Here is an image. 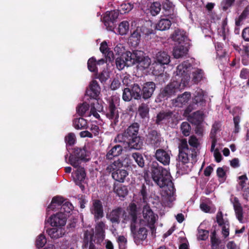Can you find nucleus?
Returning <instances> with one entry per match:
<instances>
[{
  "label": "nucleus",
  "mask_w": 249,
  "mask_h": 249,
  "mask_svg": "<svg viewBox=\"0 0 249 249\" xmlns=\"http://www.w3.org/2000/svg\"><path fill=\"white\" fill-rule=\"evenodd\" d=\"M172 112L171 111H161L157 114L155 123L160 124L168 122L172 117Z\"/></svg>",
  "instance_id": "obj_20"
},
{
  "label": "nucleus",
  "mask_w": 249,
  "mask_h": 249,
  "mask_svg": "<svg viewBox=\"0 0 249 249\" xmlns=\"http://www.w3.org/2000/svg\"><path fill=\"white\" fill-rule=\"evenodd\" d=\"M203 120V115L201 112H195L190 118V122L194 124H200Z\"/></svg>",
  "instance_id": "obj_39"
},
{
  "label": "nucleus",
  "mask_w": 249,
  "mask_h": 249,
  "mask_svg": "<svg viewBox=\"0 0 249 249\" xmlns=\"http://www.w3.org/2000/svg\"><path fill=\"white\" fill-rule=\"evenodd\" d=\"M138 112L142 118H145L148 114L149 108L145 104H142L139 107Z\"/></svg>",
  "instance_id": "obj_54"
},
{
  "label": "nucleus",
  "mask_w": 249,
  "mask_h": 249,
  "mask_svg": "<svg viewBox=\"0 0 249 249\" xmlns=\"http://www.w3.org/2000/svg\"><path fill=\"white\" fill-rule=\"evenodd\" d=\"M106 116L111 123V124L116 125L119 122V113L118 108L115 106L112 100L109 102V104L106 112Z\"/></svg>",
  "instance_id": "obj_7"
},
{
  "label": "nucleus",
  "mask_w": 249,
  "mask_h": 249,
  "mask_svg": "<svg viewBox=\"0 0 249 249\" xmlns=\"http://www.w3.org/2000/svg\"><path fill=\"white\" fill-rule=\"evenodd\" d=\"M90 211L91 213L94 215L95 221L103 217L104 210L102 202L98 199L92 200Z\"/></svg>",
  "instance_id": "obj_9"
},
{
  "label": "nucleus",
  "mask_w": 249,
  "mask_h": 249,
  "mask_svg": "<svg viewBox=\"0 0 249 249\" xmlns=\"http://www.w3.org/2000/svg\"><path fill=\"white\" fill-rule=\"evenodd\" d=\"M48 235L53 239L62 237L64 234V230L62 228H52L47 230Z\"/></svg>",
  "instance_id": "obj_34"
},
{
  "label": "nucleus",
  "mask_w": 249,
  "mask_h": 249,
  "mask_svg": "<svg viewBox=\"0 0 249 249\" xmlns=\"http://www.w3.org/2000/svg\"><path fill=\"white\" fill-rule=\"evenodd\" d=\"M139 130V124L134 123L130 125L125 131V134L130 138L136 137Z\"/></svg>",
  "instance_id": "obj_36"
},
{
  "label": "nucleus",
  "mask_w": 249,
  "mask_h": 249,
  "mask_svg": "<svg viewBox=\"0 0 249 249\" xmlns=\"http://www.w3.org/2000/svg\"><path fill=\"white\" fill-rule=\"evenodd\" d=\"M191 95L187 92L178 96V97L173 100V104L176 107H182L185 105L190 99Z\"/></svg>",
  "instance_id": "obj_22"
},
{
  "label": "nucleus",
  "mask_w": 249,
  "mask_h": 249,
  "mask_svg": "<svg viewBox=\"0 0 249 249\" xmlns=\"http://www.w3.org/2000/svg\"><path fill=\"white\" fill-rule=\"evenodd\" d=\"M95 229V235H93V239L95 240L96 245L98 246V244L105 238V230L106 229V224L102 221H98L96 224ZM86 232V231H85L84 233ZM89 232H91L93 233L92 231H89ZM93 235H94V234H93Z\"/></svg>",
  "instance_id": "obj_8"
},
{
  "label": "nucleus",
  "mask_w": 249,
  "mask_h": 249,
  "mask_svg": "<svg viewBox=\"0 0 249 249\" xmlns=\"http://www.w3.org/2000/svg\"><path fill=\"white\" fill-rule=\"evenodd\" d=\"M100 92V88L95 80L92 81L90 84L89 89L87 92V94L89 95L93 98H96Z\"/></svg>",
  "instance_id": "obj_25"
},
{
  "label": "nucleus",
  "mask_w": 249,
  "mask_h": 249,
  "mask_svg": "<svg viewBox=\"0 0 249 249\" xmlns=\"http://www.w3.org/2000/svg\"><path fill=\"white\" fill-rule=\"evenodd\" d=\"M147 142L151 145L158 147L162 141L160 134L156 130H151L147 136Z\"/></svg>",
  "instance_id": "obj_13"
},
{
  "label": "nucleus",
  "mask_w": 249,
  "mask_h": 249,
  "mask_svg": "<svg viewBox=\"0 0 249 249\" xmlns=\"http://www.w3.org/2000/svg\"><path fill=\"white\" fill-rule=\"evenodd\" d=\"M192 80L195 83L199 82L204 77L203 71L199 69H195L192 72Z\"/></svg>",
  "instance_id": "obj_40"
},
{
  "label": "nucleus",
  "mask_w": 249,
  "mask_h": 249,
  "mask_svg": "<svg viewBox=\"0 0 249 249\" xmlns=\"http://www.w3.org/2000/svg\"><path fill=\"white\" fill-rule=\"evenodd\" d=\"M187 47L182 45L175 47L173 51V55L175 58H182L186 56L188 53Z\"/></svg>",
  "instance_id": "obj_26"
},
{
  "label": "nucleus",
  "mask_w": 249,
  "mask_h": 249,
  "mask_svg": "<svg viewBox=\"0 0 249 249\" xmlns=\"http://www.w3.org/2000/svg\"><path fill=\"white\" fill-rule=\"evenodd\" d=\"M132 157L140 167H143L144 166V160L141 154L138 152L133 153L132 154Z\"/></svg>",
  "instance_id": "obj_48"
},
{
  "label": "nucleus",
  "mask_w": 249,
  "mask_h": 249,
  "mask_svg": "<svg viewBox=\"0 0 249 249\" xmlns=\"http://www.w3.org/2000/svg\"><path fill=\"white\" fill-rule=\"evenodd\" d=\"M133 53L130 52H125L122 54L121 56L124 60L125 63H126V66L129 67L134 65V60L132 58Z\"/></svg>",
  "instance_id": "obj_45"
},
{
  "label": "nucleus",
  "mask_w": 249,
  "mask_h": 249,
  "mask_svg": "<svg viewBox=\"0 0 249 249\" xmlns=\"http://www.w3.org/2000/svg\"><path fill=\"white\" fill-rule=\"evenodd\" d=\"M143 145V142L141 137L139 136H136L132 138V139L129 140V147L128 149H134L136 150H140L142 148Z\"/></svg>",
  "instance_id": "obj_28"
},
{
  "label": "nucleus",
  "mask_w": 249,
  "mask_h": 249,
  "mask_svg": "<svg viewBox=\"0 0 249 249\" xmlns=\"http://www.w3.org/2000/svg\"><path fill=\"white\" fill-rule=\"evenodd\" d=\"M171 38L173 41L181 43L184 41L186 36L183 31L180 29H176L171 35Z\"/></svg>",
  "instance_id": "obj_35"
},
{
  "label": "nucleus",
  "mask_w": 249,
  "mask_h": 249,
  "mask_svg": "<svg viewBox=\"0 0 249 249\" xmlns=\"http://www.w3.org/2000/svg\"><path fill=\"white\" fill-rule=\"evenodd\" d=\"M171 25V21L169 19L162 18L156 24V28L160 31H165L169 29Z\"/></svg>",
  "instance_id": "obj_37"
},
{
  "label": "nucleus",
  "mask_w": 249,
  "mask_h": 249,
  "mask_svg": "<svg viewBox=\"0 0 249 249\" xmlns=\"http://www.w3.org/2000/svg\"><path fill=\"white\" fill-rule=\"evenodd\" d=\"M122 215L123 222L130 223L131 231L134 232L135 230L137 223V206L133 203L129 206L128 214H127L124 210L121 208L118 207L113 209L109 213L106 214V218L112 224H119L120 222V217Z\"/></svg>",
  "instance_id": "obj_2"
},
{
  "label": "nucleus",
  "mask_w": 249,
  "mask_h": 249,
  "mask_svg": "<svg viewBox=\"0 0 249 249\" xmlns=\"http://www.w3.org/2000/svg\"><path fill=\"white\" fill-rule=\"evenodd\" d=\"M163 9L165 11L164 16L172 20L176 17V13L174 11V7L171 2L168 0L163 4Z\"/></svg>",
  "instance_id": "obj_18"
},
{
  "label": "nucleus",
  "mask_w": 249,
  "mask_h": 249,
  "mask_svg": "<svg viewBox=\"0 0 249 249\" xmlns=\"http://www.w3.org/2000/svg\"><path fill=\"white\" fill-rule=\"evenodd\" d=\"M188 142L191 146L194 148H197L199 145L198 139L195 136H191L189 139Z\"/></svg>",
  "instance_id": "obj_64"
},
{
  "label": "nucleus",
  "mask_w": 249,
  "mask_h": 249,
  "mask_svg": "<svg viewBox=\"0 0 249 249\" xmlns=\"http://www.w3.org/2000/svg\"><path fill=\"white\" fill-rule=\"evenodd\" d=\"M123 167L121 160L119 159L116 161H114L112 164H110L107 168V169L109 170L112 173L115 171L118 170H121V168Z\"/></svg>",
  "instance_id": "obj_50"
},
{
  "label": "nucleus",
  "mask_w": 249,
  "mask_h": 249,
  "mask_svg": "<svg viewBox=\"0 0 249 249\" xmlns=\"http://www.w3.org/2000/svg\"><path fill=\"white\" fill-rule=\"evenodd\" d=\"M129 24L127 21H123L120 23L118 28V31L120 35H124L127 34L129 31Z\"/></svg>",
  "instance_id": "obj_43"
},
{
  "label": "nucleus",
  "mask_w": 249,
  "mask_h": 249,
  "mask_svg": "<svg viewBox=\"0 0 249 249\" xmlns=\"http://www.w3.org/2000/svg\"><path fill=\"white\" fill-rule=\"evenodd\" d=\"M184 87H182V82L173 81L168 84L160 92V96L168 98L180 91Z\"/></svg>",
  "instance_id": "obj_5"
},
{
  "label": "nucleus",
  "mask_w": 249,
  "mask_h": 249,
  "mask_svg": "<svg viewBox=\"0 0 249 249\" xmlns=\"http://www.w3.org/2000/svg\"><path fill=\"white\" fill-rule=\"evenodd\" d=\"M114 191L119 196L122 197H124L128 193V190L126 186L122 185L115 186Z\"/></svg>",
  "instance_id": "obj_44"
},
{
  "label": "nucleus",
  "mask_w": 249,
  "mask_h": 249,
  "mask_svg": "<svg viewBox=\"0 0 249 249\" xmlns=\"http://www.w3.org/2000/svg\"><path fill=\"white\" fill-rule=\"evenodd\" d=\"M189 152H179L178 154V163L177 164L178 167L181 170H185V167L183 166L186 163H188L189 160Z\"/></svg>",
  "instance_id": "obj_27"
},
{
  "label": "nucleus",
  "mask_w": 249,
  "mask_h": 249,
  "mask_svg": "<svg viewBox=\"0 0 249 249\" xmlns=\"http://www.w3.org/2000/svg\"><path fill=\"white\" fill-rule=\"evenodd\" d=\"M216 221L218 225L222 227V233L224 237H227L229 235V223L223 218L222 212H218L216 214Z\"/></svg>",
  "instance_id": "obj_12"
},
{
  "label": "nucleus",
  "mask_w": 249,
  "mask_h": 249,
  "mask_svg": "<svg viewBox=\"0 0 249 249\" xmlns=\"http://www.w3.org/2000/svg\"><path fill=\"white\" fill-rule=\"evenodd\" d=\"M141 32V27L137 26L136 29L131 34L129 41L132 46H137L139 44L141 37L142 36Z\"/></svg>",
  "instance_id": "obj_24"
},
{
  "label": "nucleus",
  "mask_w": 249,
  "mask_h": 249,
  "mask_svg": "<svg viewBox=\"0 0 249 249\" xmlns=\"http://www.w3.org/2000/svg\"><path fill=\"white\" fill-rule=\"evenodd\" d=\"M180 130L184 136H188L190 134L191 126L187 122H184L180 125Z\"/></svg>",
  "instance_id": "obj_49"
},
{
  "label": "nucleus",
  "mask_w": 249,
  "mask_h": 249,
  "mask_svg": "<svg viewBox=\"0 0 249 249\" xmlns=\"http://www.w3.org/2000/svg\"><path fill=\"white\" fill-rule=\"evenodd\" d=\"M138 26L141 27V32L143 35L148 36L153 33V30L149 28L152 26V23L150 21H145L142 19H139L137 21Z\"/></svg>",
  "instance_id": "obj_16"
},
{
  "label": "nucleus",
  "mask_w": 249,
  "mask_h": 249,
  "mask_svg": "<svg viewBox=\"0 0 249 249\" xmlns=\"http://www.w3.org/2000/svg\"><path fill=\"white\" fill-rule=\"evenodd\" d=\"M191 67V65L189 62L184 61L177 68L176 75L181 77L180 81L182 82V87L186 86L190 80L189 71Z\"/></svg>",
  "instance_id": "obj_4"
},
{
  "label": "nucleus",
  "mask_w": 249,
  "mask_h": 249,
  "mask_svg": "<svg viewBox=\"0 0 249 249\" xmlns=\"http://www.w3.org/2000/svg\"><path fill=\"white\" fill-rule=\"evenodd\" d=\"M96 60L93 57L90 58L88 61V69L92 72L97 71Z\"/></svg>",
  "instance_id": "obj_56"
},
{
  "label": "nucleus",
  "mask_w": 249,
  "mask_h": 249,
  "mask_svg": "<svg viewBox=\"0 0 249 249\" xmlns=\"http://www.w3.org/2000/svg\"><path fill=\"white\" fill-rule=\"evenodd\" d=\"M151 174L155 182L160 188H164L163 195L167 196L169 201H173L175 199V189L168 171L156 163L152 165Z\"/></svg>",
  "instance_id": "obj_1"
},
{
  "label": "nucleus",
  "mask_w": 249,
  "mask_h": 249,
  "mask_svg": "<svg viewBox=\"0 0 249 249\" xmlns=\"http://www.w3.org/2000/svg\"><path fill=\"white\" fill-rule=\"evenodd\" d=\"M179 152H189L190 150L188 148L187 141L186 139H182L178 146Z\"/></svg>",
  "instance_id": "obj_58"
},
{
  "label": "nucleus",
  "mask_w": 249,
  "mask_h": 249,
  "mask_svg": "<svg viewBox=\"0 0 249 249\" xmlns=\"http://www.w3.org/2000/svg\"><path fill=\"white\" fill-rule=\"evenodd\" d=\"M133 8V4L130 2H125L120 5L118 11L121 14H123L129 12Z\"/></svg>",
  "instance_id": "obj_47"
},
{
  "label": "nucleus",
  "mask_w": 249,
  "mask_h": 249,
  "mask_svg": "<svg viewBox=\"0 0 249 249\" xmlns=\"http://www.w3.org/2000/svg\"><path fill=\"white\" fill-rule=\"evenodd\" d=\"M76 172V176L74 178V181L76 185H78L81 189L83 190L84 189V186L81 183L82 181H84L86 177V173L85 170L83 168L78 166Z\"/></svg>",
  "instance_id": "obj_19"
},
{
  "label": "nucleus",
  "mask_w": 249,
  "mask_h": 249,
  "mask_svg": "<svg viewBox=\"0 0 249 249\" xmlns=\"http://www.w3.org/2000/svg\"><path fill=\"white\" fill-rule=\"evenodd\" d=\"M133 98L130 89L128 88H125L123 90L122 98L125 102L130 101Z\"/></svg>",
  "instance_id": "obj_59"
},
{
  "label": "nucleus",
  "mask_w": 249,
  "mask_h": 249,
  "mask_svg": "<svg viewBox=\"0 0 249 249\" xmlns=\"http://www.w3.org/2000/svg\"><path fill=\"white\" fill-rule=\"evenodd\" d=\"M93 238L92 232L86 231L84 234L83 246L88 249H99Z\"/></svg>",
  "instance_id": "obj_14"
},
{
  "label": "nucleus",
  "mask_w": 249,
  "mask_h": 249,
  "mask_svg": "<svg viewBox=\"0 0 249 249\" xmlns=\"http://www.w3.org/2000/svg\"><path fill=\"white\" fill-rule=\"evenodd\" d=\"M142 214L144 219L140 220L138 221L137 218V224H140V226H144L146 225L149 226L151 229L152 231L153 232L155 230L154 224L156 220V216L154 214L153 211L148 206L143 207L142 210ZM137 226V225H136Z\"/></svg>",
  "instance_id": "obj_3"
},
{
  "label": "nucleus",
  "mask_w": 249,
  "mask_h": 249,
  "mask_svg": "<svg viewBox=\"0 0 249 249\" xmlns=\"http://www.w3.org/2000/svg\"><path fill=\"white\" fill-rule=\"evenodd\" d=\"M63 202V198L61 196H55L53 198L51 204L47 208V212L50 210L60 209V206Z\"/></svg>",
  "instance_id": "obj_33"
},
{
  "label": "nucleus",
  "mask_w": 249,
  "mask_h": 249,
  "mask_svg": "<svg viewBox=\"0 0 249 249\" xmlns=\"http://www.w3.org/2000/svg\"><path fill=\"white\" fill-rule=\"evenodd\" d=\"M235 0H223L221 5L224 10H227L231 6Z\"/></svg>",
  "instance_id": "obj_63"
},
{
  "label": "nucleus",
  "mask_w": 249,
  "mask_h": 249,
  "mask_svg": "<svg viewBox=\"0 0 249 249\" xmlns=\"http://www.w3.org/2000/svg\"><path fill=\"white\" fill-rule=\"evenodd\" d=\"M249 15V4L248 5L241 15L238 18L235 20V24L237 26H239L241 24V22L244 20L246 17Z\"/></svg>",
  "instance_id": "obj_46"
},
{
  "label": "nucleus",
  "mask_w": 249,
  "mask_h": 249,
  "mask_svg": "<svg viewBox=\"0 0 249 249\" xmlns=\"http://www.w3.org/2000/svg\"><path fill=\"white\" fill-rule=\"evenodd\" d=\"M128 174L126 170L124 169L118 170L112 173V178L120 182H124L125 178Z\"/></svg>",
  "instance_id": "obj_29"
},
{
  "label": "nucleus",
  "mask_w": 249,
  "mask_h": 249,
  "mask_svg": "<svg viewBox=\"0 0 249 249\" xmlns=\"http://www.w3.org/2000/svg\"><path fill=\"white\" fill-rule=\"evenodd\" d=\"M209 232L207 230L198 229L197 233V239L201 240H205L208 238Z\"/></svg>",
  "instance_id": "obj_61"
},
{
  "label": "nucleus",
  "mask_w": 249,
  "mask_h": 249,
  "mask_svg": "<svg viewBox=\"0 0 249 249\" xmlns=\"http://www.w3.org/2000/svg\"><path fill=\"white\" fill-rule=\"evenodd\" d=\"M236 216L240 223H244L243 217V209L237 197H234L232 201Z\"/></svg>",
  "instance_id": "obj_23"
},
{
  "label": "nucleus",
  "mask_w": 249,
  "mask_h": 249,
  "mask_svg": "<svg viewBox=\"0 0 249 249\" xmlns=\"http://www.w3.org/2000/svg\"><path fill=\"white\" fill-rule=\"evenodd\" d=\"M123 148L121 144H116L108 152L107 158L108 159H112L114 157L119 156L122 153Z\"/></svg>",
  "instance_id": "obj_31"
},
{
  "label": "nucleus",
  "mask_w": 249,
  "mask_h": 249,
  "mask_svg": "<svg viewBox=\"0 0 249 249\" xmlns=\"http://www.w3.org/2000/svg\"><path fill=\"white\" fill-rule=\"evenodd\" d=\"M86 156V151L84 148H74L73 153L69 157V163L73 167H78L82 160H84Z\"/></svg>",
  "instance_id": "obj_6"
},
{
  "label": "nucleus",
  "mask_w": 249,
  "mask_h": 249,
  "mask_svg": "<svg viewBox=\"0 0 249 249\" xmlns=\"http://www.w3.org/2000/svg\"><path fill=\"white\" fill-rule=\"evenodd\" d=\"M171 153L162 149H159L156 151L155 157L157 160L164 165H168L170 161Z\"/></svg>",
  "instance_id": "obj_11"
},
{
  "label": "nucleus",
  "mask_w": 249,
  "mask_h": 249,
  "mask_svg": "<svg viewBox=\"0 0 249 249\" xmlns=\"http://www.w3.org/2000/svg\"><path fill=\"white\" fill-rule=\"evenodd\" d=\"M89 109V105L86 103L80 104L77 107V113L81 116L83 115Z\"/></svg>",
  "instance_id": "obj_55"
},
{
  "label": "nucleus",
  "mask_w": 249,
  "mask_h": 249,
  "mask_svg": "<svg viewBox=\"0 0 249 249\" xmlns=\"http://www.w3.org/2000/svg\"><path fill=\"white\" fill-rule=\"evenodd\" d=\"M46 243V239L45 236L40 234L38 235L36 240V246L38 248L43 247Z\"/></svg>",
  "instance_id": "obj_57"
},
{
  "label": "nucleus",
  "mask_w": 249,
  "mask_h": 249,
  "mask_svg": "<svg viewBox=\"0 0 249 249\" xmlns=\"http://www.w3.org/2000/svg\"><path fill=\"white\" fill-rule=\"evenodd\" d=\"M156 88V85L153 82H148L144 83L142 89V96L144 99L151 97Z\"/></svg>",
  "instance_id": "obj_15"
},
{
  "label": "nucleus",
  "mask_w": 249,
  "mask_h": 249,
  "mask_svg": "<svg viewBox=\"0 0 249 249\" xmlns=\"http://www.w3.org/2000/svg\"><path fill=\"white\" fill-rule=\"evenodd\" d=\"M151 63V60L148 57L144 56L143 59H142L139 63L137 64V66L139 68L141 69H147L149 67Z\"/></svg>",
  "instance_id": "obj_53"
},
{
  "label": "nucleus",
  "mask_w": 249,
  "mask_h": 249,
  "mask_svg": "<svg viewBox=\"0 0 249 249\" xmlns=\"http://www.w3.org/2000/svg\"><path fill=\"white\" fill-rule=\"evenodd\" d=\"M161 10V5L159 2H153L150 7V11L152 16H156L159 13Z\"/></svg>",
  "instance_id": "obj_51"
},
{
  "label": "nucleus",
  "mask_w": 249,
  "mask_h": 249,
  "mask_svg": "<svg viewBox=\"0 0 249 249\" xmlns=\"http://www.w3.org/2000/svg\"><path fill=\"white\" fill-rule=\"evenodd\" d=\"M132 56L133 60H134V64L139 63L144 57L143 52L141 51H135L133 52Z\"/></svg>",
  "instance_id": "obj_52"
},
{
  "label": "nucleus",
  "mask_w": 249,
  "mask_h": 249,
  "mask_svg": "<svg viewBox=\"0 0 249 249\" xmlns=\"http://www.w3.org/2000/svg\"><path fill=\"white\" fill-rule=\"evenodd\" d=\"M137 227H136L135 230H136V228L138 227V225L140 224H137ZM131 232L134 234V240L135 242L137 244H139L141 241L144 240L147 235V231L144 227H140L139 229V231L137 232H136V230Z\"/></svg>",
  "instance_id": "obj_17"
},
{
  "label": "nucleus",
  "mask_w": 249,
  "mask_h": 249,
  "mask_svg": "<svg viewBox=\"0 0 249 249\" xmlns=\"http://www.w3.org/2000/svg\"><path fill=\"white\" fill-rule=\"evenodd\" d=\"M204 100V93L202 90H199L195 92L194 100L196 103L202 102Z\"/></svg>",
  "instance_id": "obj_62"
},
{
  "label": "nucleus",
  "mask_w": 249,
  "mask_h": 249,
  "mask_svg": "<svg viewBox=\"0 0 249 249\" xmlns=\"http://www.w3.org/2000/svg\"><path fill=\"white\" fill-rule=\"evenodd\" d=\"M130 138L127 136L124 131L123 133L119 134L115 138L114 141L116 142L120 143L124 148L127 149L129 147V142Z\"/></svg>",
  "instance_id": "obj_21"
},
{
  "label": "nucleus",
  "mask_w": 249,
  "mask_h": 249,
  "mask_svg": "<svg viewBox=\"0 0 249 249\" xmlns=\"http://www.w3.org/2000/svg\"><path fill=\"white\" fill-rule=\"evenodd\" d=\"M67 221V215L60 212L51 216L47 220L52 226L62 227L64 226Z\"/></svg>",
  "instance_id": "obj_10"
},
{
  "label": "nucleus",
  "mask_w": 249,
  "mask_h": 249,
  "mask_svg": "<svg viewBox=\"0 0 249 249\" xmlns=\"http://www.w3.org/2000/svg\"><path fill=\"white\" fill-rule=\"evenodd\" d=\"M116 65L117 69L119 70H123L125 66H126V63L121 56L116 59Z\"/></svg>",
  "instance_id": "obj_60"
},
{
  "label": "nucleus",
  "mask_w": 249,
  "mask_h": 249,
  "mask_svg": "<svg viewBox=\"0 0 249 249\" xmlns=\"http://www.w3.org/2000/svg\"><path fill=\"white\" fill-rule=\"evenodd\" d=\"M156 60L159 64L167 65L170 62V57L166 52H160L156 55Z\"/></svg>",
  "instance_id": "obj_32"
},
{
  "label": "nucleus",
  "mask_w": 249,
  "mask_h": 249,
  "mask_svg": "<svg viewBox=\"0 0 249 249\" xmlns=\"http://www.w3.org/2000/svg\"><path fill=\"white\" fill-rule=\"evenodd\" d=\"M133 98L136 100L140 99L142 95V90H141L140 86L135 84L132 87L130 90Z\"/></svg>",
  "instance_id": "obj_41"
},
{
  "label": "nucleus",
  "mask_w": 249,
  "mask_h": 249,
  "mask_svg": "<svg viewBox=\"0 0 249 249\" xmlns=\"http://www.w3.org/2000/svg\"><path fill=\"white\" fill-rule=\"evenodd\" d=\"M73 208V207L70 202L68 201L64 202L63 200V202L60 206V213H65L67 215V214L72 211Z\"/></svg>",
  "instance_id": "obj_42"
},
{
  "label": "nucleus",
  "mask_w": 249,
  "mask_h": 249,
  "mask_svg": "<svg viewBox=\"0 0 249 249\" xmlns=\"http://www.w3.org/2000/svg\"><path fill=\"white\" fill-rule=\"evenodd\" d=\"M119 11L114 10L107 12L106 16L104 17V21L106 26L109 25V22L112 23L119 16Z\"/></svg>",
  "instance_id": "obj_30"
},
{
  "label": "nucleus",
  "mask_w": 249,
  "mask_h": 249,
  "mask_svg": "<svg viewBox=\"0 0 249 249\" xmlns=\"http://www.w3.org/2000/svg\"><path fill=\"white\" fill-rule=\"evenodd\" d=\"M73 125L77 129H86L87 128V121L83 118H76L73 121Z\"/></svg>",
  "instance_id": "obj_38"
}]
</instances>
